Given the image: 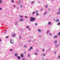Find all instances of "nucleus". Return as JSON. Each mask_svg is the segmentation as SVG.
I'll return each instance as SVG.
<instances>
[{"instance_id":"f257e3e1","label":"nucleus","mask_w":60,"mask_h":60,"mask_svg":"<svg viewBox=\"0 0 60 60\" xmlns=\"http://www.w3.org/2000/svg\"><path fill=\"white\" fill-rule=\"evenodd\" d=\"M34 20H35V18H34L33 17H30V21H33Z\"/></svg>"},{"instance_id":"f03ea898","label":"nucleus","mask_w":60,"mask_h":60,"mask_svg":"<svg viewBox=\"0 0 60 60\" xmlns=\"http://www.w3.org/2000/svg\"><path fill=\"white\" fill-rule=\"evenodd\" d=\"M10 41L11 43H12V44H13V43H14V41H13V40L11 39Z\"/></svg>"},{"instance_id":"7ed1b4c3","label":"nucleus","mask_w":60,"mask_h":60,"mask_svg":"<svg viewBox=\"0 0 60 60\" xmlns=\"http://www.w3.org/2000/svg\"><path fill=\"white\" fill-rule=\"evenodd\" d=\"M56 22H59V19H56Z\"/></svg>"},{"instance_id":"20e7f679","label":"nucleus","mask_w":60,"mask_h":60,"mask_svg":"<svg viewBox=\"0 0 60 60\" xmlns=\"http://www.w3.org/2000/svg\"><path fill=\"white\" fill-rule=\"evenodd\" d=\"M57 37V36L55 35L54 36V38H56Z\"/></svg>"},{"instance_id":"39448f33","label":"nucleus","mask_w":60,"mask_h":60,"mask_svg":"<svg viewBox=\"0 0 60 60\" xmlns=\"http://www.w3.org/2000/svg\"><path fill=\"white\" fill-rule=\"evenodd\" d=\"M20 20L21 21H23L24 20L22 19H20Z\"/></svg>"},{"instance_id":"423d86ee","label":"nucleus","mask_w":60,"mask_h":60,"mask_svg":"<svg viewBox=\"0 0 60 60\" xmlns=\"http://www.w3.org/2000/svg\"><path fill=\"white\" fill-rule=\"evenodd\" d=\"M38 32H41V30L40 29H38Z\"/></svg>"},{"instance_id":"0eeeda50","label":"nucleus","mask_w":60,"mask_h":60,"mask_svg":"<svg viewBox=\"0 0 60 60\" xmlns=\"http://www.w3.org/2000/svg\"><path fill=\"white\" fill-rule=\"evenodd\" d=\"M23 57L24 56H23V54H21V57Z\"/></svg>"},{"instance_id":"6e6552de","label":"nucleus","mask_w":60,"mask_h":60,"mask_svg":"<svg viewBox=\"0 0 60 60\" xmlns=\"http://www.w3.org/2000/svg\"><path fill=\"white\" fill-rule=\"evenodd\" d=\"M12 36L13 37H15V34H12Z\"/></svg>"},{"instance_id":"1a4fd4ad","label":"nucleus","mask_w":60,"mask_h":60,"mask_svg":"<svg viewBox=\"0 0 60 60\" xmlns=\"http://www.w3.org/2000/svg\"><path fill=\"white\" fill-rule=\"evenodd\" d=\"M57 25L58 26H60V22H58L57 23Z\"/></svg>"},{"instance_id":"9d476101","label":"nucleus","mask_w":60,"mask_h":60,"mask_svg":"<svg viewBox=\"0 0 60 60\" xmlns=\"http://www.w3.org/2000/svg\"><path fill=\"white\" fill-rule=\"evenodd\" d=\"M48 24L49 25H50L51 24V22H49L48 23Z\"/></svg>"},{"instance_id":"9b49d317","label":"nucleus","mask_w":60,"mask_h":60,"mask_svg":"<svg viewBox=\"0 0 60 60\" xmlns=\"http://www.w3.org/2000/svg\"><path fill=\"white\" fill-rule=\"evenodd\" d=\"M58 35H59V36H60V32L59 33L57 34Z\"/></svg>"},{"instance_id":"f8f14e48","label":"nucleus","mask_w":60,"mask_h":60,"mask_svg":"<svg viewBox=\"0 0 60 60\" xmlns=\"http://www.w3.org/2000/svg\"><path fill=\"white\" fill-rule=\"evenodd\" d=\"M34 54L35 55H38V54H37V53L36 52H35Z\"/></svg>"},{"instance_id":"ddd939ff","label":"nucleus","mask_w":60,"mask_h":60,"mask_svg":"<svg viewBox=\"0 0 60 60\" xmlns=\"http://www.w3.org/2000/svg\"><path fill=\"white\" fill-rule=\"evenodd\" d=\"M15 56H18V54H17V53H15Z\"/></svg>"},{"instance_id":"4468645a","label":"nucleus","mask_w":60,"mask_h":60,"mask_svg":"<svg viewBox=\"0 0 60 60\" xmlns=\"http://www.w3.org/2000/svg\"><path fill=\"white\" fill-rule=\"evenodd\" d=\"M29 26H26V28H29Z\"/></svg>"},{"instance_id":"2eb2a0df","label":"nucleus","mask_w":60,"mask_h":60,"mask_svg":"<svg viewBox=\"0 0 60 60\" xmlns=\"http://www.w3.org/2000/svg\"><path fill=\"white\" fill-rule=\"evenodd\" d=\"M49 35H51V36L52 35V34L51 33H50L49 34Z\"/></svg>"},{"instance_id":"dca6fc26","label":"nucleus","mask_w":60,"mask_h":60,"mask_svg":"<svg viewBox=\"0 0 60 60\" xmlns=\"http://www.w3.org/2000/svg\"><path fill=\"white\" fill-rule=\"evenodd\" d=\"M49 30H48L47 31V34H48V33H49Z\"/></svg>"},{"instance_id":"f3484780","label":"nucleus","mask_w":60,"mask_h":60,"mask_svg":"<svg viewBox=\"0 0 60 60\" xmlns=\"http://www.w3.org/2000/svg\"><path fill=\"white\" fill-rule=\"evenodd\" d=\"M55 43H57V41L56 40L55 41Z\"/></svg>"},{"instance_id":"a211bd4d","label":"nucleus","mask_w":60,"mask_h":60,"mask_svg":"<svg viewBox=\"0 0 60 60\" xmlns=\"http://www.w3.org/2000/svg\"><path fill=\"white\" fill-rule=\"evenodd\" d=\"M20 17H21L22 18H23V16L22 15H19Z\"/></svg>"},{"instance_id":"6ab92c4d","label":"nucleus","mask_w":60,"mask_h":60,"mask_svg":"<svg viewBox=\"0 0 60 60\" xmlns=\"http://www.w3.org/2000/svg\"><path fill=\"white\" fill-rule=\"evenodd\" d=\"M28 57H30V55L28 54Z\"/></svg>"},{"instance_id":"aec40b11","label":"nucleus","mask_w":60,"mask_h":60,"mask_svg":"<svg viewBox=\"0 0 60 60\" xmlns=\"http://www.w3.org/2000/svg\"><path fill=\"white\" fill-rule=\"evenodd\" d=\"M17 57L18 58V59H20V58L19 56H18Z\"/></svg>"},{"instance_id":"412c9836","label":"nucleus","mask_w":60,"mask_h":60,"mask_svg":"<svg viewBox=\"0 0 60 60\" xmlns=\"http://www.w3.org/2000/svg\"><path fill=\"white\" fill-rule=\"evenodd\" d=\"M24 47L25 48H26V47H27V45H24Z\"/></svg>"},{"instance_id":"4be33fe9","label":"nucleus","mask_w":60,"mask_h":60,"mask_svg":"<svg viewBox=\"0 0 60 60\" xmlns=\"http://www.w3.org/2000/svg\"><path fill=\"white\" fill-rule=\"evenodd\" d=\"M35 26H37V23H35Z\"/></svg>"},{"instance_id":"5701e85b","label":"nucleus","mask_w":60,"mask_h":60,"mask_svg":"<svg viewBox=\"0 0 60 60\" xmlns=\"http://www.w3.org/2000/svg\"><path fill=\"white\" fill-rule=\"evenodd\" d=\"M35 13V12L34 11L32 13V14H34Z\"/></svg>"},{"instance_id":"b1692460","label":"nucleus","mask_w":60,"mask_h":60,"mask_svg":"<svg viewBox=\"0 0 60 60\" xmlns=\"http://www.w3.org/2000/svg\"><path fill=\"white\" fill-rule=\"evenodd\" d=\"M23 7V6L22 5H21L20 6V7L21 8H22V7Z\"/></svg>"},{"instance_id":"393cba45","label":"nucleus","mask_w":60,"mask_h":60,"mask_svg":"<svg viewBox=\"0 0 60 60\" xmlns=\"http://www.w3.org/2000/svg\"><path fill=\"white\" fill-rule=\"evenodd\" d=\"M39 15V14L38 13L36 14V15H37V16H38Z\"/></svg>"},{"instance_id":"a878e982","label":"nucleus","mask_w":60,"mask_h":60,"mask_svg":"<svg viewBox=\"0 0 60 60\" xmlns=\"http://www.w3.org/2000/svg\"><path fill=\"white\" fill-rule=\"evenodd\" d=\"M12 2L13 3L14 2V0H11Z\"/></svg>"},{"instance_id":"bb28decb","label":"nucleus","mask_w":60,"mask_h":60,"mask_svg":"<svg viewBox=\"0 0 60 60\" xmlns=\"http://www.w3.org/2000/svg\"><path fill=\"white\" fill-rule=\"evenodd\" d=\"M45 7H46V8H47L48 7V6L47 5H45Z\"/></svg>"},{"instance_id":"cd10ccee","label":"nucleus","mask_w":60,"mask_h":60,"mask_svg":"<svg viewBox=\"0 0 60 60\" xmlns=\"http://www.w3.org/2000/svg\"><path fill=\"white\" fill-rule=\"evenodd\" d=\"M47 13V12H45V13L44 14V15H45V14H46Z\"/></svg>"},{"instance_id":"c85d7f7f","label":"nucleus","mask_w":60,"mask_h":60,"mask_svg":"<svg viewBox=\"0 0 60 60\" xmlns=\"http://www.w3.org/2000/svg\"><path fill=\"white\" fill-rule=\"evenodd\" d=\"M0 3H2V0H0Z\"/></svg>"},{"instance_id":"c756f323","label":"nucleus","mask_w":60,"mask_h":60,"mask_svg":"<svg viewBox=\"0 0 60 60\" xmlns=\"http://www.w3.org/2000/svg\"><path fill=\"white\" fill-rule=\"evenodd\" d=\"M42 51H43V52H44V49H43L42 50Z\"/></svg>"},{"instance_id":"7c9ffc66","label":"nucleus","mask_w":60,"mask_h":60,"mask_svg":"<svg viewBox=\"0 0 60 60\" xmlns=\"http://www.w3.org/2000/svg\"><path fill=\"white\" fill-rule=\"evenodd\" d=\"M58 58H60V55H59L58 57Z\"/></svg>"},{"instance_id":"2f4dec72","label":"nucleus","mask_w":60,"mask_h":60,"mask_svg":"<svg viewBox=\"0 0 60 60\" xmlns=\"http://www.w3.org/2000/svg\"><path fill=\"white\" fill-rule=\"evenodd\" d=\"M24 54H26V52H24Z\"/></svg>"},{"instance_id":"473e14b6","label":"nucleus","mask_w":60,"mask_h":60,"mask_svg":"<svg viewBox=\"0 0 60 60\" xmlns=\"http://www.w3.org/2000/svg\"><path fill=\"white\" fill-rule=\"evenodd\" d=\"M30 49H33V47H30Z\"/></svg>"},{"instance_id":"72a5a7b5","label":"nucleus","mask_w":60,"mask_h":60,"mask_svg":"<svg viewBox=\"0 0 60 60\" xmlns=\"http://www.w3.org/2000/svg\"><path fill=\"white\" fill-rule=\"evenodd\" d=\"M31 50V49L30 48V49H29V51H30V50Z\"/></svg>"},{"instance_id":"f704fd0d","label":"nucleus","mask_w":60,"mask_h":60,"mask_svg":"<svg viewBox=\"0 0 60 60\" xmlns=\"http://www.w3.org/2000/svg\"><path fill=\"white\" fill-rule=\"evenodd\" d=\"M54 54H55L56 53V52H54Z\"/></svg>"},{"instance_id":"c9c22d12","label":"nucleus","mask_w":60,"mask_h":60,"mask_svg":"<svg viewBox=\"0 0 60 60\" xmlns=\"http://www.w3.org/2000/svg\"><path fill=\"white\" fill-rule=\"evenodd\" d=\"M34 3V2H31V3H32V4H33V3Z\"/></svg>"},{"instance_id":"e433bc0d","label":"nucleus","mask_w":60,"mask_h":60,"mask_svg":"<svg viewBox=\"0 0 60 60\" xmlns=\"http://www.w3.org/2000/svg\"><path fill=\"white\" fill-rule=\"evenodd\" d=\"M48 11H50V9L49 8V9H48Z\"/></svg>"},{"instance_id":"4c0bfd02","label":"nucleus","mask_w":60,"mask_h":60,"mask_svg":"<svg viewBox=\"0 0 60 60\" xmlns=\"http://www.w3.org/2000/svg\"><path fill=\"white\" fill-rule=\"evenodd\" d=\"M25 18H27V16H25Z\"/></svg>"},{"instance_id":"58836bf2","label":"nucleus","mask_w":60,"mask_h":60,"mask_svg":"<svg viewBox=\"0 0 60 60\" xmlns=\"http://www.w3.org/2000/svg\"><path fill=\"white\" fill-rule=\"evenodd\" d=\"M60 14V13L59 12H58V13H57V14Z\"/></svg>"},{"instance_id":"ea45409f","label":"nucleus","mask_w":60,"mask_h":60,"mask_svg":"<svg viewBox=\"0 0 60 60\" xmlns=\"http://www.w3.org/2000/svg\"><path fill=\"white\" fill-rule=\"evenodd\" d=\"M10 51H12V49H11Z\"/></svg>"},{"instance_id":"a19ab883","label":"nucleus","mask_w":60,"mask_h":60,"mask_svg":"<svg viewBox=\"0 0 60 60\" xmlns=\"http://www.w3.org/2000/svg\"><path fill=\"white\" fill-rule=\"evenodd\" d=\"M6 38H8V36H7V37H6Z\"/></svg>"},{"instance_id":"79ce46f5","label":"nucleus","mask_w":60,"mask_h":60,"mask_svg":"<svg viewBox=\"0 0 60 60\" xmlns=\"http://www.w3.org/2000/svg\"><path fill=\"white\" fill-rule=\"evenodd\" d=\"M39 51V50H36V51Z\"/></svg>"},{"instance_id":"37998d69","label":"nucleus","mask_w":60,"mask_h":60,"mask_svg":"<svg viewBox=\"0 0 60 60\" xmlns=\"http://www.w3.org/2000/svg\"><path fill=\"white\" fill-rule=\"evenodd\" d=\"M59 11H60V8H59Z\"/></svg>"},{"instance_id":"c03bdc74","label":"nucleus","mask_w":60,"mask_h":60,"mask_svg":"<svg viewBox=\"0 0 60 60\" xmlns=\"http://www.w3.org/2000/svg\"><path fill=\"white\" fill-rule=\"evenodd\" d=\"M4 34H6V32H4Z\"/></svg>"},{"instance_id":"a18cd8bd","label":"nucleus","mask_w":60,"mask_h":60,"mask_svg":"<svg viewBox=\"0 0 60 60\" xmlns=\"http://www.w3.org/2000/svg\"><path fill=\"white\" fill-rule=\"evenodd\" d=\"M45 54H43V56H45Z\"/></svg>"},{"instance_id":"49530a36","label":"nucleus","mask_w":60,"mask_h":60,"mask_svg":"<svg viewBox=\"0 0 60 60\" xmlns=\"http://www.w3.org/2000/svg\"><path fill=\"white\" fill-rule=\"evenodd\" d=\"M23 60H25V58H23Z\"/></svg>"},{"instance_id":"de8ad7c7","label":"nucleus","mask_w":60,"mask_h":60,"mask_svg":"<svg viewBox=\"0 0 60 60\" xmlns=\"http://www.w3.org/2000/svg\"><path fill=\"white\" fill-rule=\"evenodd\" d=\"M0 10H2V9H1V8H0Z\"/></svg>"},{"instance_id":"09e8293b","label":"nucleus","mask_w":60,"mask_h":60,"mask_svg":"<svg viewBox=\"0 0 60 60\" xmlns=\"http://www.w3.org/2000/svg\"><path fill=\"white\" fill-rule=\"evenodd\" d=\"M18 4H20V3H18Z\"/></svg>"},{"instance_id":"8fccbe9b","label":"nucleus","mask_w":60,"mask_h":60,"mask_svg":"<svg viewBox=\"0 0 60 60\" xmlns=\"http://www.w3.org/2000/svg\"><path fill=\"white\" fill-rule=\"evenodd\" d=\"M52 1H54V0H51Z\"/></svg>"},{"instance_id":"3c124183","label":"nucleus","mask_w":60,"mask_h":60,"mask_svg":"<svg viewBox=\"0 0 60 60\" xmlns=\"http://www.w3.org/2000/svg\"><path fill=\"white\" fill-rule=\"evenodd\" d=\"M28 30H30V29H29Z\"/></svg>"},{"instance_id":"603ef678","label":"nucleus","mask_w":60,"mask_h":60,"mask_svg":"<svg viewBox=\"0 0 60 60\" xmlns=\"http://www.w3.org/2000/svg\"><path fill=\"white\" fill-rule=\"evenodd\" d=\"M1 41V40L0 39V42Z\"/></svg>"},{"instance_id":"864d4df0","label":"nucleus","mask_w":60,"mask_h":60,"mask_svg":"<svg viewBox=\"0 0 60 60\" xmlns=\"http://www.w3.org/2000/svg\"><path fill=\"white\" fill-rule=\"evenodd\" d=\"M36 12H37V11H36Z\"/></svg>"},{"instance_id":"5fc2aeb1","label":"nucleus","mask_w":60,"mask_h":60,"mask_svg":"<svg viewBox=\"0 0 60 60\" xmlns=\"http://www.w3.org/2000/svg\"><path fill=\"white\" fill-rule=\"evenodd\" d=\"M19 2H20V1L19 0Z\"/></svg>"},{"instance_id":"6e6d98bb","label":"nucleus","mask_w":60,"mask_h":60,"mask_svg":"<svg viewBox=\"0 0 60 60\" xmlns=\"http://www.w3.org/2000/svg\"><path fill=\"white\" fill-rule=\"evenodd\" d=\"M29 41V42H30V41Z\"/></svg>"}]
</instances>
